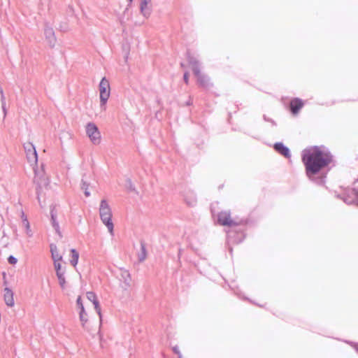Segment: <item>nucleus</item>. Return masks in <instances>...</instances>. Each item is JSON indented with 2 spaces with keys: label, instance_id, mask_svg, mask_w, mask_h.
<instances>
[{
  "label": "nucleus",
  "instance_id": "obj_11",
  "mask_svg": "<svg viewBox=\"0 0 358 358\" xmlns=\"http://www.w3.org/2000/svg\"><path fill=\"white\" fill-rule=\"evenodd\" d=\"M303 157H326L327 153L324 148L319 147H313L308 149Z\"/></svg>",
  "mask_w": 358,
  "mask_h": 358
},
{
  "label": "nucleus",
  "instance_id": "obj_6",
  "mask_svg": "<svg viewBox=\"0 0 358 358\" xmlns=\"http://www.w3.org/2000/svg\"><path fill=\"white\" fill-rule=\"evenodd\" d=\"M100 102L101 106H104L110 94V87L108 80L103 78L99 86Z\"/></svg>",
  "mask_w": 358,
  "mask_h": 358
},
{
  "label": "nucleus",
  "instance_id": "obj_3",
  "mask_svg": "<svg viewBox=\"0 0 358 358\" xmlns=\"http://www.w3.org/2000/svg\"><path fill=\"white\" fill-rule=\"evenodd\" d=\"M99 215L102 222L106 226L108 231L113 234L114 224L112 222V210L106 199H102L99 206Z\"/></svg>",
  "mask_w": 358,
  "mask_h": 358
},
{
  "label": "nucleus",
  "instance_id": "obj_35",
  "mask_svg": "<svg viewBox=\"0 0 358 358\" xmlns=\"http://www.w3.org/2000/svg\"><path fill=\"white\" fill-rule=\"evenodd\" d=\"M335 196L339 199H341L342 200V197L343 196V194H335Z\"/></svg>",
  "mask_w": 358,
  "mask_h": 358
},
{
  "label": "nucleus",
  "instance_id": "obj_38",
  "mask_svg": "<svg viewBox=\"0 0 358 358\" xmlns=\"http://www.w3.org/2000/svg\"><path fill=\"white\" fill-rule=\"evenodd\" d=\"M133 1V0H129V2L131 3Z\"/></svg>",
  "mask_w": 358,
  "mask_h": 358
},
{
  "label": "nucleus",
  "instance_id": "obj_9",
  "mask_svg": "<svg viewBox=\"0 0 358 358\" xmlns=\"http://www.w3.org/2000/svg\"><path fill=\"white\" fill-rule=\"evenodd\" d=\"M120 280L122 281V288L124 290L128 289L131 287V277L128 270L120 268Z\"/></svg>",
  "mask_w": 358,
  "mask_h": 358
},
{
  "label": "nucleus",
  "instance_id": "obj_26",
  "mask_svg": "<svg viewBox=\"0 0 358 358\" xmlns=\"http://www.w3.org/2000/svg\"><path fill=\"white\" fill-rule=\"evenodd\" d=\"M54 266L56 271V274L62 271H65L62 269V265L59 262H54Z\"/></svg>",
  "mask_w": 358,
  "mask_h": 358
},
{
  "label": "nucleus",
  "instance_id": "obj_1",
  "mask_svg": "<svg viewBox=\"0 0 358 358\" xmlns=\"http://www.w3.org/2000/svg\"><path fill=\"white\" fill-rule=\"evenodd\" d=\"M306 166V175L312 178L320 171L331 162L332 158H301Z\"/></svg>",
  "mask_w": 358,
  "mask_h": 358
},
{
  "label": "nucleus",
  "instance_id": "obj_13",
  "mask_svg": "<svg viewBox=\"0 0 358 358\" xmlns=\"http://www.w3.org/2000/svg\"><path fill=\"white\" fill-rule=\"evenodd\" d=\"M4 301L6 304L8 306L13 307L14 306V299H13V291L8 288L6 287L4 289Z\"/></svg>",
  "mask_w": 358,
  "mask_h": 358
},
{
  "label": "nucleus",
  "instance_id": "obj_27",
  "mask_svg": "<svg viewBox=\"0 0 358 358\" xmlns=\"http://www.w3.org/2000/svg\"><path fill=\"white\" fill-rule=\"evenodd\" d=\"M76 303H77L78 308H80V310H82V312H84L85 308L83 304L82 299H81L80 296L78 297V299L76 300Z\"/></svg>",
  "mask_w": 358,
  "mask_h": 358
},
{
  "label": "nucleus",
  "instance_id": "obj_37",
  "mask_svg": "<svg viewBox=\"0 0 358 358\" xmlns=\"http://www.w3.org/2000/svg\"><path fill=\"white\" fill-rule=\"evenodd\" d=\"M178 358H182V355L180 352V354H178Z\"/></svg>",
  "mask_w": 358,
  "mask_h": 358
},
{
  "label": "nucleus",
  "instance_id": "obj_29",
  "mask_svg": "<svg viewBox=\"0 0 358 358\" xmlns=\"http://www.w3.org/2000/svg\"><path fill=\"white\" fill-rule=\"evenodd\" d=\"M20 217H21V219H22V222H24L25 221H28L27 217L25 215V213L23 211V210H21V215H20Z\"/></svg>",
  "mask_w": 358,
  "mask_h": 358
},
{
  "label": "nucleus",
  "instance_id": "obj_30",
  "mask_svg": "<svg viewBox=\"0 0 358 358\" xmlns=\"http://www.w3.org/2000/svg\"><path fill=\"white\" fill-rule=\"evenodd\" d=\"M88 187L89 184L87 182L82 180L81 188L84 190H87L88 189Z\"/></svg>",
  "mask_w": 358,
  "mask_h": 358
},
{
  "label": "nucleus",
  "instance_id": "obj_2",
  "mask_svg": "<svg viewBox=\"0 0 358 358\" xmlns=\"http://www.w3.org/2000/svg\"><path fill=\"white\" fill-rule=\"evenodd\" d=\"M39 158H27L28 162L32 167L34 172V183L36 185V192L37 199L40 200V192L41 189V180L45 174V164L43 161L38 160Z\"/></svg>",
  "mask_w": 358,
  "mask_h": 358
},
{
  "label": "nucleus",
  "instance_id": "obj_34",
  "mask_svg": "<svg viewBox=\"0 0 358 358\" xmlns=\"http://www.w3.org/2000/svg\"><path fill=\"white\" fill-rule=\"evenodd\" d=\"M84 194L87 197L90 196V192L88 191V189L87 190H84Z\"/></svg>",
  "mask_w": 358,
  "mask_h": 358
},
{
  "label": "nucleus",
  "instance_id": "obj_28",
  "mask_svg": "<svg viewBox=\"0 0 358 358\" xmlns=\"http://www.w3.org/2000/svg\"><path fill=\"white\" fill-rule=\"evenodd\" d=\"M8 262L10 264L14 265V264H15L17 262V259L16 257H15L14 256H13V255H10L8 257Z\"/></svg>",
  "mask_w": 358,
  "mask_h": 358
},
{
  "label": "nucleus",
  "instance_id": "obj_12",
  "mask_svg": "<svg viewBox=\"0 0 358 358\" xmlns=\"http://www.w3.org/2000/svg\"><path fill=\"white\" fill-rule=\"evenodd\" d=\"M304 103L303 101L299 98H295L291 100L289 108L293 115H297L299 110L302 108Z\"/></svg>",
  "mask_w": 358,
  "mask_h": 358
},
{
  "label": "nucleus",
  "instance_id": "obj_24",
  "mask_svg": "<svg viewBox=\"0 0 358 358\" xmlns=\"http://www.w3.org/2000/svg\"><path fill=\"white\" fill-rule=\"evenodd\" d=\"M79 317H80V320L82 322L83 326H84L85 323H86L87 322V313L85 312V310H84V312H82V310H80Z\"/></svg>",
  "mask_w": 358,
  "mask_h": 358
},
{
  "label": "nucleus",
  "instance_id": "obj_31",
  "mask_svg": "<svg viewBox=\"0 0 358 358\" xmlns=\"http://www.w3.org/2000/svg\"><path fill=\"white\" fill-rule=\"evenodd\" d=\"M184 81L185 83L188 85L189 84V73L186 72L184 74Z\"/></svg>",
  "mask_w": 358,
  "mask_h": 358
},
{
  "label": "nucleus",
  "instance_id": "obj_25",
  "mask_svg": "<svg viewBox=\"0 0 358 358\" xmlns=\"http://www.w3.org/2000/svg\"><path fill=\"white\" fill-rule=\"evenodd\" d=\"M126 185H127V189H128L130 192H134L137 193L136 189V188H135V186H134V185L132 183V182H131V179H127V180Z\"/></svg>",
  "mask_w": 358,
  "mask_h": 358
},
{
  "label": "nucleus",
  "instance_id": "obj_17",
  "mask_svg": "<svg viewBox=\"0 0 358 358\" xmlns=\"http://www.w3.org/2000/svg\"><path fill=\"white\" fill-rule=\"evenodd\" d=\"M151 0H142L141 3V11L144 16L150 15V10L148 9V5L150 3Z\"/></svg>",
  "mask_w": 358,
  "mask_h": 358
},
{
  "label": "nucleus",
  "instance_id": "obj_21",
  "mask_svg": "<svg viewBox=\"0 0 358 358\" xmlns=\"http://www.w3.org/2000/svg\"><path fill=\"white\" fill-rule=\"evenodd\" d=\"M65 271L60 272L59 273H57V277L58 278L59 284L60 287L64 289L65 287L66 284V279H65Z\"/></svg>",
  "mask_w": 358,
  "mask_h": 358
},
{
  "label": "nucleus",
  "instance_id": "obj_23",
  "mask_svg": "<svg viewBox=\"0 0 358 358\" xmlns=\"http://www.w3.org/2000/svg\"><path fill=\"white\" fill-rule=\"evenodd\" d=\"M342 200L348 205H352L355 203V201L347 194H343Z\"/></svg>",
  "mask_w": 358,
  "mask_h": 358
},
{
  "label": "nucleus",
  "instance_id": "obj_33",
  "mask_svg": "<svg viewBox=\"0 0 358 358\" xmlns=\"http://www.w3.org/2000/svg\"><path fill=\"white\" fill-rule=\"evenodd\" d=\"M173 351L176 355L180 354V350L177 346H176L173 348Z\"/></svg>",
  "mask_w": 358,
  "mask_h": 358
},
{
  "label": "nucleus",
  "instance_id": "obj_36",
  "mask_svg": "<svg viewBox=\"0 0 358 358\" xmlns=\"http://www.w3.org/2000/svg\"><path fill=\"white\" fill-rule=\"evenodd\" d=\"M353 191L355 192V194L358 197V189H354Z\"/></svg>",
  "mask_w": 358,
  "mask_h": 358
},
{
  "label": "nucleus",
  "instance_id": "obj_20",
  "mask_svg": "<svg viewBox=\"0 0 358 358\" xmlns=\"http://www.w3.org/2000/svg\"><path fill=\"white\" fill-rule=\"evenodd\" d=\"M25 150L27 151V155L28 157L36 156L35 148L31 143H27L24 146Z\"/></svg>",
  "mask_w": 358,
  "mask_h": 358
},
{
  "label": "nucleus",
  "instance_id": "obj_39",
  "mask_svg": "<svg viewBox=\"0 0 358 358\" xmlns=\"http://www.w3.org/2000/svg\"><path fill=\"white\" fill-rule=\"evenodd\" d=\"M356 350L358 352V348H356Z\"/></svg>",
  "mask_w": 358,
  "mask_h": 358
},
{
  "label": "nucleus",
  "instance_id": "obj_14",
  "mask_svg": "<svg viewBox=\"0 0 358 358\" xmlns=\"http://www.w3.org/2000/svg\"><path fill=\"white\" fill-rule=\"evenodd\" d=\"M273 148L275 150L277 151L280 155H282L285 157H287L289 155V150L288 148H287L282 143H276Z\"/></svg>",
  "mask_w": 358,
  "mask_h": 358
},
{
  "label": "nucleus",
  "instance_id": "obj_4",
  "mask_svg": "<svg viewBox=\"0 0 358 358\" xmlns=\"http://www.w3.org/2000/svg\"><path fill=\"white\" fill-rule=\"evenodd\" d=\"M189 64L192 66L194 76L196 78V83L199 87H206L208 85V78L202 73L201 69L199 65V62L193 57L189 58Z\"/></svg>",
  "mask_w": 358,
  "mask_h": 358
},
{
  "label": "nucleus",
  "instance_id": "obj_7",
  "mask_svg": "<svg viewBox=\"0 0 358 358\" xmlns=\"http://www.w3.org/2000/svg\"><path fill=\"white\" fill-rule=\"evenodd\" d=\"M217 222L222 226L235 227L242 224L243 221L237 222L231 217L229 211H221L217 215Z\"/></svg>",
  "mask_w": 358,
  "mask_h": 358
},
{
  "label": "nucleus",
  "instance_id": "obj_15",
  "mask_svg": "<svg viewBox=\"0 0 358 358\" xmlns=\"http://www.w3.org/2000/svg\"><path fill=\"white\" fill-rule=\"evenodd\" d=\"M50 248L52 260L54 262L61 261L62 259V256L58 252L57 245L54 243H51Z\"/></svg>",
  "mask_w": 358,
  "mask_h": 358
},
{
  "label": "nucleus",
  "instance_id": "obj_40",
  "mask_svg": "<svg viewBox=\"0 0 358 358\" xmlns=\"http://www.w3.org/2000/svg\"><path fill=\"white\" fill-rule=\"evenodd\" d=\"M357 206H358V202H357Z\"/></svg>",
  "mask_w": 358,
  "mask_h": 358
},
{
  "label": "nucleus",
  "instance_id": "obj_19",
  "mask_svg": "<svg viewBox=\"0 0 358 358\" xmlns=\"http://www.w3.org/2000/svg\"><path fill=\"white\" fill-rule=\"evenodd\" d=\"M70 252L71 254V259L70 260V263L73 266H76L78 262L79 253L74 248L71 249Z\"/></svg>",
  "mask_w": 358,
  "mask_h": 358
},
{
  "label": "nucleus",
  "instance_id": "obj_16",
  "mask_svg": "<svg viewBox=\"0 0 358 358\" xmlns=\"http://www.w3.org/2000/svg\"><path fill=\"white\" fill-rule=\"evenodd\" d=\"M184 199L189 206H194L197 201L196 196L194 192H189V195H185Z\"/></svg>",
  "mask_w": 358,
  "mask_h": 358
},
{
  "label": "nucleus",
  "instance_id": "obj_18",
  "mask_svg": "<svg viewBox=\"0 0 358 358\" xmlns=\"http://www.w3.org/2000/svg\"><path fill=\"white\" fill-rule=\"evenodd\" d=\"M146 257H147V250H146V248H145V244L143 241H141V252L138 255V259L140 262H142L146 259Z\"/></svg>",
  "mask_w": 358,
  "mask_h": 358
},
{
  "label": "nucleus",
  "instance_id": "obj_10",
  "mask_svg": "<svg viewBox=\"0 0 358 358\" xmlns=\"http://www.w3.org/2000/svg\"><path fill=\"white\" fill-rule=\"evenodd\" d=\"M87 298L89 301L92 302V303L94 306V309L97 314L99 316L100 320H101V307L99 305V301L97 299L96 294L94 292H87L86 294Z\"/></svg>",
  "mask_w": 358,
  "mask_h": 358
},
{
  "label": "nucleus",
  "instance_id": "obj_5",
  "mask_svg": "<svg viewBox=\"0 0 358 358\" xmlns=\"http://www.w3.org/2000/svg\"><path fill=\"white\" fill-rule=\"evenodd\" d=\"M85 131L87 136L93 144L98 145L101 143V135L99 130V128L94 123H87L85 126Z\"/></svg>",
  "mask_w": 358,
  "mask_h": 358
},
{
  "label": "nucleus",
  "instance_id": "obj_8",
  "mask_svg": "<svg viewBox=\"0 0 358 358\" xmlns=\"http://www.w3.org/2000/svg\"><path fill=\"white\" fill-rule=\"evenodd\" d=\"M50 217H51V224H52V226L55 229L56 233L60 237H62V232L60 231L59 224V222H57V212L56 210L55 206H54V205H51L50 206Z\"/></svg>",
  "mask_w": 358,
  "mask_h": 358
},
{
  "label": "nucleus",
  "instance_id": "obj_22",
  "mask_svg": "<svg viewBox=\"0 0 358 358\" xmlns=\"http://www.w3.org/2000/svg\"><path fill=\"white\" fill-rule=\"evenodd\" d=\"M22 225L24 227L25 229H26V234L27 235L29 236V237H31L33 236V233H32V231L31 229V227H30V224H29V220L28 221H25L24 222H22Z\"/></svg>",
  "mask_w": 358,
  "mask_h": 358
},
{
  "label": "nucleus",
  "instance_id": "obj_32",
  "mask_svg": "<svg viewBox=\"0 0 358 358\" xmlns=\"http://www.w3.org/2000/svg\"><path fill=\"white\" fill-rule=\"evenodd\" d=\"M315 182L317 183V184H322L324 182V180L323 178H317L316 179Z\"/></svg>",
  "mask_w": 358,
  "mask_h": 358
}]
</instances>
